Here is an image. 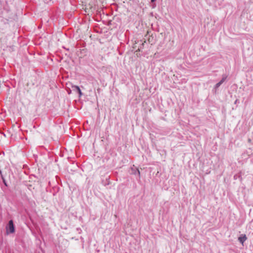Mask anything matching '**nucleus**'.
I'll list each match as a JSON object with an SVG mask.
<instances>
[{
    "label": "nucleus",
    "mask_w": 253,
    "mask_h": 253,
    "mask_svg": "<svg viewBox=\"0 0 253 253\" xmlns=\"http://www.w3.org/2000/svg\"><path fill=\"white\" fill-rule=\"evenodd\" d=\"M6 231L8 233H13L15 231V228L12 220L9 221L6 227Z\"/></svg>",
    "instance_id": "1"
},
{
    "label": "nucleus",
    "mask_w": 253,
    "mask_h": 253,
    "mask_svg": "<svg viewBox=\"0 0 253 253\" xmlns=\"http://www.w3.org/2000/svg\"><path fill=\"white\" fill-rule=\"evenodd\" d=\"M73 89L74 91L77 92L79 94V97H81L82 95V92L81 91V90L80 89L79 86L78 85H73L72 86Z\"/></svg>",
    "instance_id": "2"
},
{
    "label": "nucleus",
    "mask_w": 253,
    "mask_h": 253,
    "mask_svg": "<svg viewBox=\"0 0 253 253\" xmlns=\"http://www.w3.org/2000/svg\"><path fill=\"white\" fill-rule=\"evenodd\" d=\"M247 238L245 234H242L238 238V241L242 244L247 240Z\"/></svg>",
    "instance_id": "3"
},
{
    "label": "nucleus",
    "mask_w": 253,
    "mask_h": 253,
    "mask_svg": "<svg viewBox=\"0 0 253 253\" xmlns=\"http://www.w3.org/2000/svg\"><path fill=\"white\" fill-rule=\"evenodd\" d=\"M132 170V173L134 175H137L139 178H140V173L139 170L137 169H131Z\"/></svg>",
    "instance_id": "4"
},
{
    "label": "nucleus",
    "mask_w": 253,
    "mask_h": 253,
    "mask_svg": "<svg viewBox=\"0 0 253 253\" xmlns=\"http://www.w3.org/2000/svg\"><path fill=\"white\" fill-rule=\"evenodd\" d=\"M226 76H225V77H223L222 78V79H221V80L218 83H217L215 85V88H217L218 87H219L221 84L224 82V81L226 80Z\"/></svg>",
    "instance_id": "5"
},
{
    "label": "nucleus",
    "mask_w": 253,
    "mask_h": 253,
    "mask_svg": "<svg viewBox=\"0 0 253 253\" xmlns=\"http://www.w3.org/2000/svg\"><path fill=\"white\" fill-rule=\"evenodd\" d=\"M238 101V100L237 99H236V100H235V104L237 103Z\"/></svg>",
    "instance_id": "6"
},
{
    "label": "nucleus",
    "mask_w": 253,
    "mask_h": 253,
    "mask_svg": "<svg viewBox=\"0 0 253 253\" xmlns=\"http://www.w3.org/2000/svg\"><path fill=\"white\" fill-rule=\"evenodd\" d=\"M156 0H151V2H154L156 1Z\"/></svg>",
    "instance_id": "7"
}]
</instances>
